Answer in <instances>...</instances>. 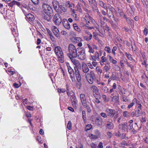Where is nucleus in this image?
Masks as SVG:
<instances>
[{
	"label": "nucleus",
	"mask_w": 148,
	"mask_h": 148,
	"mask_svg": "<svg viewBox=\"0 0 148 148\" xmlns=\"http://www.w3.org/2000/svg\"><path fill=\"white\" fill-rule=\"evenodd\" d=\"M92 34H90V36H83V38L84 40L87 41H89L91 40L92 38Z\"/></svg>",
	"instance_id": "26"
},
{
	"label": "nucleus",
	"mask_w": 148,
	"mask_h": 148,
	"mask_svg": "<svg viewBox=\"0 0 148 148\" xmlns=\"http://www.w3.org/2000/svg\"><path fill=\"white\" fill-rule=\"evenodd\" d=\"M27 18L29 19V20L31 22H33L34 20V16H32L31 14H28Z\"/></svg>",
	"instance_id": "27"
},
{
	"label": "nucleus",
	"mask_w": 148,
	"mask_h": 148,
	"mask_svg": "<svg viewBox=\"0 0 148 148\" xmlns=\"http://www.w3.org/2000/svg\"><path fill=\"white\" fill-rule=\"evenodd\" d=\"M110 68V66L109 64H107L104 67V70L106 72Z\"/></svg>",
	"instance_id": "37"
},
{
	"label": "nucleus",
	"mask_w": 148,
	"mask_h": 148,
	"mask_svg": "<svg viewBox=\"0 0 148 148\" xmlns=\"http://www.w3.org/2000/svg\"><path fill=\"white\" fill-rule=\"evenodd\" d=\"M112 99H114L115 102L117 101L119 99L118 96H115L112 97Z\"/></svg>",
	"instance_id": "50"
},
{
	"label": "nucleus",
	"mask_w": 148,
	"mask_h": 148,
	"mask_svg": "<svg viewBox=\"0 0 148 148\" xmlns=\"http://www.w3.org/2000/svg\"><path fill=\"white\" fill-rule=\"evenodd\" d=\"M95 122L97 123L98 126H100L101 125L102 123V120L101 117H97L95 119Z\"/></svg>",
	"instance_id": "20"
},
{
	"label": "nucleus",
	"mask_w": 148,
	"mask_h": 148,
	"mask_svg": "<svg viewBox=\"0 0 148 148\" xmlns=\"http://www.w3.org/2000/svg\"><path fill=\"white\" fill-rule=\"evenodd\" d=\"M62 22L64 26L66 29L68 30L70 29V25L67 19H63Z\"/></svg>",
	"instance_id": "12"
},
{
	"label": "nucleus",
	"mask_w": 148,
	"mask_h": 148,
	"mask_svg": "<svg viewBox=\"0 0 148 148\" xmlns=\"http://www.w3.org/2000/svg\"><path fill=\"white\" fill-rule=\"evenodd\" d=\"M82 7H83V5L79 3H78L77 5V7L78 9H81Z\"/></svg>",
	"instance_id": "54"
},
{
	"label": "nucleus",
	"mask_w": 148,
	"mask_h": 148,
	"mask_svg": "<svg viewBox=\"0 0 148 148\" xmlns=\"http://www.w3.org/2000/svg\"><path fill=\"white\" fill-rule=\"evenodd\" d=\"M66 89L64 88L58 89V92L60 93H64L66 92Z\"/></svg>",
	"instance_id": "49"
},
{
	"label": "nucleus",
	"mask_w": 148,
	"mask_h": 148,
	"mask_svg": "<svg viewBox=\"0 0 148 148\" xmlns=\"http://www.w3.org/2000/svg\"><path fill=\"white\" fill-rule=\"evenodd\" d=\"M111 62L113 64H115L117 63V61L116 60H114L113 59H112L111 61Z\"/></svg>",
	"instance_id": "62"
},
{
	"label": "nucleus",
	"mask_w": 148,
	"mask_h": 148,
	"mask_svg": "<svg viewBox=\"0 0 148 148\" xmlns=\"http://www.w3.org/2000/svg\"><path fill=\"white\" fill-rule=\"evenodd\" d=\"M131 130V133L132 134H135L136 133V131L135 130H134V128H133L131 130Z\"/></svg>",
	"instance_id": "59"
},
{
	"label": "nucleus",
	"mask_w": 148,
	"mask_h": 148,
	"mask_svg": "<svg viewBox=\"0 0 148 148\" xmlns=\"http://www.w3.org/2000/svg\"><path fill=\"white\" fill-rule=\"evenodd\" d=\"M58 58L59 61L61 63H63L64 61L63 54H60V55L58 56Z\"/></svg>",
	"instance_id": "30"
},
{
	"label": "nucleus",
	"mask_w": 148,
	"mask_h": 148,
	"mask_svg": "<svg viewBox=\"0 0 148 148\" xmlns=\"http://www.w3.org/2000/svg\"><path fill=\"white\" fill-rule=\"evenodd\" d=\"M61 34L63 35H66L67 34L66 32L64 31H62L61 32Z\"/></svg>",
	"instance_id": "64"
},
{
	"label": "nucleus",
	"mask_w": 148,
	"mask_h": 148,
	"mask_svg": "<svg viewBox=\"0 0 148 148\" xmlns=\"http://www.w3.org/2000/svg\"><path fill=\"white\" fill-rule=\"evenodd\" d=\"M87 45L89 49L88 52L90 53H93L94 52V51L92 47L88 44H87Z\"/></svg>",
	"instance_id": "35"
},
{
	"label": "nucleus",
	"mask_w": 148,
	"mask_h": 148,
	"mask_svg": "<svg viewBox=\"0 0 148 148\" xmlns=\"http://www.w3.org/2000/svg\"><path fill=\"white\" fill-rule=\"evenodd\" d=\"M100 115L104 118H106L107 117V114L104 112H101L100 113Z\"/></svg>",
	"instance_id": "47"
},
{
	"label": "nucleus",
	"mask_w": 148,
	"mask_h": 148,
	"mask_svg": "<svg viewBox=\"0 0 148 148\" xmlns=\"http://www.w3.org/2000/svg\"><path fill=\"white\" fill-rule=\"evenodd\" d=\"M53 32L55 35L57 37L59 36V31L56 27H54L52 29Z\"/></svg>",
	"instance_id": "21"
},
{
	"label": "nucleus",
	"mask_w": 148,
	"mask_h": 148,
	"mask_svg": "<svg viewBox=\"0 0 148 148\" xmlns=\"http://www.w3.org/2000/svg\"><path fill=\"white\" fill-rule=\"evenodd\" d=\"M73 27L74 29L78 32H80L81 31V29L79 28V27L77 25L76 23H74L73 25Z\"/></svg>",
	"instance_id": "29"
},
{
	"label": "nucleus",
	"mask_w": 148,
	"mask_h": 148,
	"mask_svg": "<svg viewBox=\"0 0 148 148\" xmlns=\"http://www.w3.org/2000/svg\"><path fill=\"white\" fill-rule=\"evenodd\" d=\"M42 6L43 11L45 13L47 12H53L51 8L47 4H43Z\"/></svg>",
	"instance_id": "8"
},
{
	"label": "nucleus",
	"mask_w": 148,
	"mask_h": 148,
	"mask_svg": "<svg viewBox=\"0 0 148 148\" xmlns=\"http://www.w3.org/2000/svg\"><path fill=\"white\" fill-rule=\"evenodd\" d=\"M69 53L67 54L69 57H77L78 51L77 48L76 49L75 47L72 44H70L69 45Z\"/></svg>",
	"instance_id": "2"
},
{
	"label": "nucleus",
	"mask_w": 148,
	"mask_h": 148,
	"mask_svg": "<svg viewBox=\"0 0 148 148\" xmlns=\"http://www.w3.org/2000/svg\"><path fill=\"white\" fill-rule=\"evenodd\" d=\"M91 88L93 92V95L96 99L98 100L100 99L101 97L98 88L95 86H92Z\"/></svg>",
	"instance_id": "4"
},
{
	"label": "nucleus",
	"mask_w": 148,
	"mask_h": 148,
	"mask_svg": "<svg viewBox=\"0 0 148 148\" xmlns=\"http://www.w3.org/2000/svg\"><path fill=\"white\" fill-rule=\"evenodd\" d=\"M123 15L124 16V17L126 19V20L127 21V23L128 24H131L132 23V21L130 19H129L128 18H127L126 17V16H125V14H123Z\"/></svg>",
	"instance_id": "38"
},
{
	"label": "nucleus",
	"mask_w": 148,
	"mask_h": 148,
	"mask_svg": "<svg viewBox=\"0 0 148 148\" xmlns=\"http://www.w3.org/2000/svg\"><path fill=\"white\" fill-rule=\"evenodd\" d=\"M68 70L69 73L71 75H74V71L71 67L69 66V67H68Z\"/></svg>",
	"instance_id": "31"
},
{
	"label": "nucleus",
	"mask_w": 148,
	"mask_h": 148,
	"mask_svg": "<svg viewBox=\"0 0 148 148\" xmlns=\"http://www.w3.org/2000/svg\"><path fill=\"white\" fill-rule=\"evenodd\" d=\"M99 5L101 7L104 8L105 9H108V8L106 7V5L103 2L101 1H99Z\"/></svg>",
	"instance_id": "28"
},
{
	"label": "nucleus",
	"mask_w": 148,
	"mask_h": 148,
	"mask_svg": "<svg viewBox=\"0 0 148 148\" xmlns=\"http://www.w3.org/2000/svg\"><path fill=\"white\" fill-rule=\"evenodd\" d=\"M86 79L89 83L92 84L93 83L94 80L91 78L89 76H86Z\"/></svg>",
	"instance_id": "33"
},
{
	"label": "nucleus",
	"mask_w": 148,
	"mask_h": 148,
	"mask_svg": "<svg viewBox=\"0 0 148 148\" xmlns=\"http://www.w3.org/2000/svg\"><path fill=\"white\" fill-rule=\"evenodd\" d=\"M125 54L129 60L132 61L133 60L132 57V55L130 54H128L127 53L125 52Z\"/></svg>",
	"instance_id": "34"
},
{
	"label": "nucleus",
	"mask_w": 148,
	"mask_h": 148,
	"mask_svg": "<svg viewBox=\"0 0 148 148\" xmlns=\"http://www.w3.org/2000/svg\"><path fill=\"white\" fill-rule=\"evenodd\" d=\"M77 56L81 60H84L86 58V54L84 49L83 48L78 47L77 48Z\"/></svg>",
	"instance_id": "3"
},
{
	"label": "nucleus",
	"mask_w": 148,
	"mask_h": 148,
	"mask_svg": "<svg viewBox=\"0 0 148 148\" xmlns=\"http://www.w3.org/2000/svg\"><path fill=\"white\" fill-rule=\"evenodd\" d=\"M71 121H69L67 125V128L69 130H70L71 129Z\"/></svg>",
	"instance_id": "43"
},
{
	"label": "nucleus",
	"mask_w": 148,
	"mask_h": 148,
	"mask_svg": "<svg viewBox=\"0 0 148 148\" xmlns=\"http://www.w3.org/2000/svg\"><path fill=\"white\" fill-rule=\"evenodd\" d=\"M33 3L35 5H38L39 3V0H31Z\"/></svg>",
	"instance_id": "44"
},
{
	"label": "nucleus",
	"mask_w": 148,
	"mask_h": 148,
	"mask_svg": "<svg viewBox=\"0 0 148 148\" xmlns=\"http://www.w3.org/2000/svg\"><path fill=\"white\" fill-rule=\"evenodd\" d=\"M92 127V125H88L86 127L85 130L86 131H87L88 130H89Z\"/></svg>",
	"instance_id": "40"
},
{
	"label": "nucleus",
	"mask_w": 148,
	"mask_h": 148,
	"mask_svg": "<svg viewBox=\"0 0 148 148\" xmlns=\"http://www.w3.org/2000/svg\"><path fill=\"white\" fill-rule=\"evenodd\" d=\"M83 106L84 108H86L87 112L88 113H90L91 112V110L90 107L88 105H87L86 103L83 105Z\"/></svg>",
	"instance_id": "25"
},
{
	"label": "nucleus",
	"mask_w": 148,
	"mask_h": 148,
	"mask_svg": "<svg viewBox=\"0 0 148 148\" xmlns=\"http://www.w3.org/2000/svg\"><path fill=\"white\" fill-rule=\"evenodd\" d=\"M114 135L116 136H120L121 135V134L119 132H118L115 133Z\"/></svg>",
	"instance_id": "60"
},
{
	"label": "nucleus",
	"mask_w": 148,
	"mask_h": 148,
	"mask_svg": "<svg viewBox=\"0 0 148 148\" xmlns=\"http://www.w3.org/2000/svg\"><path fill=\"white\" fill-rule=\"evenodd\" d=\"M83 71L84 73H87L89 71V69L87 66L86 64L82 65Z\"/></svg>",
	"instance_id": "22"
},
{
	"label": "nucleus",
	"mask_w": 148,
	"mask_h": 148,
	"mask_svg": "<svg viewBox=\"0 0 148 148\" xmlns=\"http://www.w3.org/2000/svg\"><path fill=\"white\" fill-rule=\"evenodd\" d=\"M89 77L94 80V81H96V77L93 71H90V77Z\"/></svg>",
	"instance_id": "24"
},
{
	"label": "nucleus",
	"mask_w": 148,
	"mask_h": 148,
	"mask_svg": "<svg viewBox=\"0 0 148 148\" xmlns=\"http://www.w3.org/2000/svg\"><path fill=\"white\" fill-rule=\"evenodd\" d=\"M47 31L49 35L51 36H51H52V33L49 29H47Z\"/></svg>",
	"instance_id": "58"
},
{
	"label": "nucleus",
	"mask_w": 148,
	"mask_h": 148,
	"mask_svg": "<svg viewBox=\"0 0 148 148\" xmlns=\"http://www.w3.org/2000/svg\"><path fill=\"white\" fill-rule=\"evenodd\" d=\"M66 5L67 7L69 8H71H71L72 6V4H70L69 2H67V3L66 4Z\"/></svg>",
	"instance_id": "53"
},
{
	"label": "nucleus",
	"mask_w": 148,
	"mask_h": 148,
	"mask_svg": "<svg viewBox=\"0 0 148 148\" xmlns=\"http://www.w3.org/2000/svg\"><path fill=\"white\" fill-rule=\"evenodd\" d=\"M80 99L82 105L86 103V101L85 95L83 94H81L80 95Z\"/></svg>",
	"instance_id": "19"
},
{
	"label": "nucleus",
	"mask_w": 148,
	"mask_h": 148,
	"mask_svg": "<svg viewBox=\"0 0 148 148\" xmlns=\"http://www.w3.org/2000/svg\"><path fill=\"white\" fill-rule=\"evenodd\" d=\"M105 50L107 51L108 53H110L111 52L110 48L109 47H105Z\"/></svg>",
	"instance_id": "45"
},
{
	"label": "nucleus",
	"mask_w": 148,
	"mask_h": 148,
	"mask_svg": "<svg viewBox=\"0 0 148 148\" xmlns=\"http://www.w3.org/2000/svg\"><path fill=\"white\" fill-rule=\"evenodd\" d=\"M98 147V148H103V143L102 142H100L99 144Z\"/></svg>",
	"instance_id": "56"
},
{
	"label": "nucleus",
	"mask_w": 148,
	"mask_h": 148,
	"mask_svg": "<svg viewBox=\"0 0 148 148\" xmlns=\"http://www.w3.org/2000/svg\"><path fill=\"white\" fill-rule=\"evenodd\" d=\"M128 124L127 123H125L123 124L119 125V128H122V129L125 131L128 132Z\"/></svg>",
	"instance_id": "16"
},
{
	"label": "nucleus",
	"mask_w": 148,
	"mask_h": 148,
	"mask_svg": "<svg viewBox=\"0 0 148 148\" xmlns=\"http://www.w3.org/2000/svg\"><path fill=\"white\" fill-rule=\"evenodd\" d=\"M114 21H112V22L111 25L113 27H114L116 26L117 25V22L115 19H114Z\"/></svg>",
	"instance_id": "41"
},
{
	"label": "nucleus",
	"mask_w": 148,
	"mask_h": 148,
	"mask_svg": "<svg viewBox=\"0 0 148 148\" xmlns=\"http://www.w3.org/2000/svg\"><path fill=\"white\" fill-rule=\"evenodd\" d=\"M70 77L72 82H74L75 81V79L74 75H71Z\"/></svg>",
	"instance_id": "51"
},
{
	"label": "nucleus",
	"mask_w": 148,
	"mask_h": 148,
	"mask_svg": "<svg viewBox=\"0 0 148 148\" xmlns=\"http://www.w3.org/2000/svg\"><path fill=\"white\" fill-rule=\"evenodd\" d=\"M109 12H108V10H107V13L109 17L111 19L112 18H114L112 11H114V9L113 8L111 7L109 8Z\"/></svg>",
	"instance_id": "13"
},
{
	"label": "nucleus",
	"mask_w": 148,
	"mask_h": 148,
	"mask_svg": "<svg viewBox=\"0 0 148 148\" xmlns=\"http://www.w3.org/2000/svg\"><path fill=\"white\" fill-rule=\"evenodd\" d=\"M91 60L94 61H99V55L97 51L95 52L93 56H91Z\"/></svg>",
	"instance_id": "17"
},
{
	"label": "nucleus",
	"mask_w": 148,
	"mask_h": 148,
	"mask_svg": "<svg viewBox=\"0 0 148 148\" xmlns=\"http://www.w3.org/2000/svg\"><path fill=\"white\" fill-rule=\"evenodd\" d=\"M111 78L113 80H117L119 78L118 74L114 73L111 76Z\"/></svg>",
	"instance_id": "23"
},
{
	"label": "nucleus",
	"mask_w": 148,
	"mask_h": 148,
	"mask_svg": "<svg viewBox=\"0 0 148 148\" xmlns=\"http://www.w3.org/2000/svg\"><path fill=\"white\" fill-rule=\"evenodd\" d=\"M101 60L102 62H105L107 60V59L104 56H103L101 57Z\"/></svg>",
	"instance_id": "52"
},
{
	"label": "nucleus",
	"mask_w": 148,
	"mask_h": 148,
	"mask_svg": "<svg viewBox=\"0 0 148 148\" xmlns=\"http://www.w3.org/2000/svg\"><path fill=\"white\" fill-rule=\"evenodd\" d=\"M82 118L84 121H85L86 118V112L85 111L83 110L82 111Z\"/></svg>",
	"instance_id": "39"
},
{
	"label": "nucleus",
	"mask_w": 148,
	"mask_h": 148,
	"mask_svg": "<svg viewBox=\"0 0 148 148\" xmlns=\"http://www.w3.org/2000/svg\"><path fill=\"white\" fill-rule=\"evenodd\" d=\"M90 4L91 5L94 11L98 10L95 0H88Z\"/></svg>",
	"instance_id": "11"
},
{
	"label": "nucleus",
	"mask_w": 148,
	"mask_h": 148,
	"mask_svg": "<svg viewBox=\"0 0 148 148\" xmlns=\"http://www.w3.org/2000/svg\"><path fill=\"white\" fill-rule=\"evenodd\" d=\"M53 7L58 14H63L67 10V8L63 6L62 5H60L59 3L56 1L53 2Z\"/></svg>",
	"instance_id": "1"
},
{
	"label": "nucleus",
	"mask_w": 148,
	"mask_h": 148,
	"mask_svg": "<svg viewBox=\"0 0 148 148\" xmlns=\"http://www.w3.org/2000/svg\"><path fill=\"white\" fill-rule=\"evenodd\" d=\"M136 114H135V116L137 117H138L140 116V115L141 114V110H140L137 109V111H135Z\"/></svg>",
	"instance_id": "36"
},
{
	"label": "nucleus",
	"mask_w": 148,
	"mask_h": 148,
	"mask_svg": "<svg viewBox=\"0 0 148 148\" xmlns=\"http://www.w3.org/2000/svg\"><path fill=\"white\" fill-rule=\"evenodd\" d=\"M43 18H44L48 21H50L52 17L53 16V12H47L45 13Z\"/></svg>",
	"instance_id": "9"
},
{
	"label": "nucleus",
	"mask_w": 148,
	"mask_h": 148,
	"mask_svg": "<svg viewBox=\"0 0 148 148\" xmlns=\"http://www.w3.org/2000/svg\"><path fill=\"white\" fill-rule=\"evenodd\" d=\"M117 48L116 46L114 47L112 50V52L114 55H116V53L115 51L117 50Z\"/></svg>",
	"instance_id": "48"
},
{
	"label": "nucleus",
	"mask_w": 148,
	"mask_h": 148,
	"mask_svg": "<svg viewBox=\"0 0 148 148\" xmlns=\"http://www.w3.org/2000/svg\"><path fill=\"white\" fill-rule=\"evenodd\" d=\"M55 53L56 55L58 56L60 55V54H63L61 48L59 46L56 47L54 49Z\"/></svg>",
	"instance_id": "14"
},
{
	"label": "nucleus",
	"mask_w": 148,
	"mask_h": 148,
	"mask_svg": "<svg viewBox=\"0 0 148 148\" xmlns=\"http://www.w3.org/2000/svg\"><path fill=\"white\" fill-rule=\"evenodd\" d=\"M70 99L73 106L75 108H77L76 105L77 104V101L75 95H72L70 97Z\"/></svg>",
	"instance_id": "10"
},
{
	"label": "nucleus",
	"mask_w": 148,
	"mask_h": 148,
	"mask_svg": "<svg viewBox=\"0 0 148 148\" xmlns=\"http://www.w3.org/2000/svg\"><path fill=\"white\" fill-rule=\"evenodd\" d=\"M75 75L76 77L77 80L78 82H80L81 80V77L79 71L78 69L76 68H75Z\"/></svg>",
	"instance_id": "18"
},
{
	"label": "nucleus",
	"mask_w": 148,
	"mask_h": 148,
	"mask_svg": "<svg viewBox=\"0 0 148 148\" xmlns=\"http://www.w3.org/2000/svg\"><path fill=\"white\" fill-rule=\"evenodd\" d=\"M90 146L92 148H96L97 146L96 144L92 143L91 144Z\"/></svg>",
	"instance_id": "55"
},
{
	"label": "nucleus",
	"mask_w": 148,
	"mask_h": 148,
	"mask_svg": "<svg viewBox=\"0 0 148 148\" xmlns=\"http://www.w3.org/2000/svg\"><path fill=\"white\" fill-rule=\"evenodd\" d=\"M102 89L105 92H108V89L107 87H105L103 88Z\"/></svg>",
	"instance_id": "57"
},
{
	"label": "nucleus",
	"mask_w": 148,
	"mask_h": 148,
	"mask_svg": "<svg viewBox=\"0 0 148 148\" xmlns=\"http://www.w3.org/2000/svg\"><path fill=\"white\" fill-rule=\"evenodd\" d=\"M82 40V39L80 37H75L74 38L73 41L75 43L81 42Z\"/></svg>",
	"instance_id": "32"
},
{
	"label": "nucleus",
	"mask_w": 148,
	"mask_h": 148,
	"mask_svg": "<svg viewBox=\"0 0 148 148\" xmlns=\"http://www.w3.org/2000/svg\"><path fill=\"white\" fill-rule=\"evenodd\" d=\"M128 113L127 111H125L123 112V116L125 117H127V114Z\"/></svg>",
	"instance_id": "61"
},
{
	"label": "nucleus",
	"mask_w": 148,
	"mask_h": 148,
	"mask_svg": "<svg viewBox=\"0 0 148 148\" xmlns=\"http://www.w3.org/2000/svg\"><path fill=\"white\" fill-rule=\"evenodd\" d=\"M111 121L110 122L108 121H107L106 125V128L109 130L113 129L114 127V125L112 123V119H111Z\"/></svg>",
	"instance_id": "15"
},
{
	"label": "nucleus",
	"mask_w": 148,
	"mask_h": 148,
	"mask_svg": "<svg viewBox=\"0 0 148 148\" xmlns=\"http://www.w3.org/2000/svg\"><path fill=\"white\" fill-rule=\"evenodd\" d=\"M14 5H15V1L13 0L8 5L12 7Z\"/></svg>",
	"instance_id": "42"
},
{
	"label": "nucleus",
	"mask_w": 148,
	"mask_h": 148,
	"mask_svg": "<svg viewBox=\"0 0 148 148\" xmlns=\"http://www.w3.org/2000/svg\"><path fill=\"white\" fill-rule=\"evenodd\" d=\"M105 111L107 114L108 116L110 118L113 117L115 114L116 111L114 110L110 109L109 108H106Z\"/></svg>",
	"instance_id": "7"
},
{
	"label": "nucleus",
	"mask_w": 148,
	"mask_h": 148,
	"mask_svg": "<svg viewBox=\"0 0 148 148\" xmlns=\"http://www.w3.org/2000/svg\"><path fill=\"white\" fill-rule=\"evenodd\" d=\"M69 90L68 89V88H67L66 92H67V95L69 96H71H71H72V95H74V93L73 92L71 91V92H69Z\"/></svg>",
	"instance_id": "46"
},
{
	"label": "nucleus",
	"mask_w": 148,
	"mask_h": 148,
	"mask_svg": "<svg viewBox=\"0 0 148 148\" xmlns=\"http://www.w3.org/2000/svg\"><path fill=\"white\" fill-rule=\"evenodd\" d=\"M39 133L40 134L42 135L44 134V132L43 130L42 129H41L39 131Z\"/></svg>",
	"instance_id": "63"
},
{
	"label": "nucleus",
	"mask_w": 148,
	"mask_h": 148,
	"mask_svg": "<svg viewBox=\"0 0 148 148\" xmlns=\"http://www.w3.org/2000/svg\"><path fill=\"white\" fill-rule=\"evenodd\" d=\"M53 21L56 25H59L62 22V18L59 14H56L54 17Z\"/></svg>",
	"instance_id": "5"
},
{
	"label": "nucleus",
	"mask_w": 148,
	"mask_h": 148,
	"mask_svg": "<svg viewBox=\"0 0 148 148\" xmlns=\"http://www.w3.org/2000/svg\"><path fill=\"white\" fill-rule=\"evenodd\" d=\"M70 59L71 60L72 63L74 64L75 66L74 67V69L75 68L78 69L79 68L81 67V64L80 62H79V61L75 59V58L76 57H73L72 56L69 57Z\"/></svg>",
	"instance_id": "6"
}]
</instances>
